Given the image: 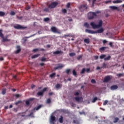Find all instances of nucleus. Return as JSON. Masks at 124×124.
Returning a JSON list of instances; mask_svg holds the SVG:
<instances>
[{"instance_id":"obj_1","label":"nucleus","mask_w":124,"mask_h":124,"mask_svg":"<svg viewBox=\"0 0 124 124\" xmlns=\"http://www.w3.org/2000/svg\"><path fill=\"white\" fill-rule=\"evenodd\" d=\"M103 31H104V29L102 28L97 30L96 31H94L89 29L85 30V32H87V33H91V34H95V33H102Z\"/></svg>"},{"instance_id":"obj_2","label":"nucleus","mask_w":124,"mask_h":124,"mask_svg":"<svg viewBox=\"0 0 124 124\" xmlns=\"http://www.w3.org/2000/svg\"><path fill=\"white\" fill-rule=\"evenodd\" d=\"M100 13V11H97L95 13L90 12L88 14V18L89 20H93L95 17H96V14Z\"/></svg>"},{"instance_id":"obj_3","label":"nucleus","mask_w":124,"mask_h":124,"mask_svg":"<svg viewBox=\"0 0 124 124\" xmlns=\"http://www.w3.org/2000/svg\"><path fill=\"white\" fill-rule=\"evenodd\" d=\"M90 25L94 30L95 29H99V28L102 27V20H99L98 24L96 25L94 22H92L90 23Z\"/></svg>"},{"instance_id":"obj_4","label":"nucleus","mask_w":124,"mask_h":124,"mask_svg":"<svg viewBox=\"0 0 124 124\" xmlns=\"http://www.w3.org/2000/svg\"><path fill=\"white\" fill-rule=\"evenodd\" d=\"M14 29H16V30H24V29H27L26 27H23L20 24H16L15 26H14Z\"/></svg>"},{"instance_id":"obj_5","label":"nucleus","mask_w":124,"mask_h":124,"mask_svg":"<svg viewBox=\"0 0 124 124\" xmlns=\"http://www.w3.org/2000/svg\"><path fill=\"white\" fill-rule=\"evenodd\" d=\"M50 30L51 31H52V32H54V33H61L60 31L55 26H52Z\"/></svg>"},{"instance_id":"obj_6","label":"nucleus","mask_w":124,"mask_h":124,"mask_svg":"<svg viewBox=\"0 0 124 124\" xmlns=\"http://www.w3.org/2000/svg\"><path fill=\"white\" fill-rule=\"evenodd\" d=\"M59 4V3L58 2H52L48 6V8H50L51 9L52 8H55L57 5Z\"/></svg>"},{"instance_id":"obj_7","label":"nucleus","mask_w":124,"mask_h":124,"mask_svg":"<svg viewBox=\"0 0 124 124\" xmlns=\"http://www.w3.org/2000/svg\"><path fill=\"white\" fill-rule=\"evenodd\" d=\"M47 91V88H44L41 92H39L37 93V95L38 96H43V93H44L45 92Z\"/></svg>"},{"instance_id":"obj_8","label":"nucleus","mask_w":124,"mask_h":124,"mask_svg":"<svg viewBox=\"0 0 124 124\" xmlns=\"http://www.w3.org/2000/svg\"><path fill=\"white\" fill-rule=\"evenodd\" d=\"M79 9L81 12H83L84 10L88 9V6H87V4L81 5L79 7Z\"/></svg>"},{"instance_id":"obj_9","label":"nucleus","mask_w":124,"mask_h":124,"mask_svg":"<svg viewBox=\"0 0 124 124\" xmlns=\"http://www.w3.org/2000/svg\"><path fill=\"white\" fill-rule=\"evenodd\" d=\"M62 67H64V65L62 64H58V66L54 67V69L57 70V69H61L62 68Z\"/></svg>"},{"instance_id":"obj_10","label":"nucleus","mask_w":124,"mask_h":124,"mask_svg":"<svg viewBox=\"0 0 124 124\" xmlns=\"http://www.w3.org/2000/svg\"><path fill=\"white\" fill-rule=\"evenodd\" d=\"M55 121H56V117L51 115L50 119V122L51 124H55Z\"/></svg>"},{"instance_id":"obj_11","label":"nucleus","mask_w":124,"mask_h":124,"mask_svg":"<svg viewBox=\"0 0 124 124\" xmlns=\"http://www.w3.org/2000/svg\"><path fill=\"white\" fill-rule=\"evenodd\" d=\"M74 99H75L76 101H77V102H80V101L83 99V97L82 96L75 97Z\"/></svg>"},{"instance_id":"obj_12","label":"nucleus","mask_w":124,"mask_h":124,"mask_svg":"<svg viewBox=\"0 0 124 124\" xmlns=\"http://www.w3.org/2000/svg\"><path fill=\"white\" fill-rule=\"evenodd\" d=\"M118 88V85H114L110 87V90L111 91H116V90H117Z\"/></svg>"},{"instance_id":"obj_13","label":"nucleus","mask_w":124,"mask_h":124,"mask_svg":"<svg viewBox=\"0 0 124 124\" xmlns=\"http://www.w3.org/2000/svg\"><path fill=\"white\" fill-rule=\"evenodd\" d=\"M111 80V78L109 76H107L104 79V82L107 83V82H109Z\"/></svg>"},{"instance_id":"obj_14","label":"nucleus","mask_w":124,"mask_h":124,"mask_svg":"<svg viewBox=\"0 0 124 124\" xmlns=\"http://www.w3.org/2000/svg\"><path fill=\"white\" fill-rule=\"evenodd\" d=\"M63 53V52H62V50H57L53 52V55H60V54H62Z\"/></svg>"},{"instance_id":"obj_15","label":"nucleus","mask_w":124,"mask_h":124,"mask_svg":"<svg viewBox=\"0 0 124 124\" xmlns=\"http://www.w3.org/2000/svg\"><path fill=\"white\" fill-rule=\"evenodd\" d=\"M109 8L111 9V10H118L119 11V8L118 7L116 6H109Z\"/></svg>"},{"instance_id":"obj_16","label":"nucleus","mask_w":124,"mask_h":124,"mask_svg":"<svg viewBox=\"0 0 124 124\" xmlns=\"http://www.w3.org/2000/svg\"><path fill=\"white\" fill-rule=\"evenodd\" d=\"M8 37V35H7L5 38L4 37L2 38V42H5L6 41H10V39H7Z\"/></svg>"},{"instance_id":"obj_17","label":"nucleus","mask_w":124,"mask_h":124,"mask_svg":"<svg viewBox=\"0 0 124 124\" xmlns=\"http://www.w3.org/2000/svg\"><path fill=\"white\" fill-rule=\"evenodd\" d=\"M107 48H108V47L107 46H103L99 48V51L100 52H102L103 51H105Z\"/></svg>"},{"instance_id":"obj_18","label":"nucleus","mask_w":124,"mask_h":124,"mask_svg":"<svg viewBox=\"0 0 124 124\" xmlns=\"http://www.w3.org/2000/svg\"><path fill=\"white\" fill-rule=\"evenodd\" d=\"M59 121L60 124H62V123H63V117L61 115L60 116V118L59 119Z\"/></svg>"},{"instance_id":"obj_19","label":"nucleus","mask_w":124,"mask_h":124,"mask_svg":"<svg viewBox=\"0 0 124 124\" xmlns=\"http://www.w3.org/2000/svg\"><path fill=\"white\" fill-rule=\"evenodd\" d=\"M113 3H122L123 1L122 0H116L112 1Z\"/></svg>"},{"instance_id":"obj_20","label":"nucleus","mask_w":124,"mask_h":124,"mask_svg":"<svg viewBox=\"0 0 124 124\" xmlns=\"http://www.w3.org/2000/svg\"><path fill=\"white\" fill-rule=\"evenodd\" d=\"M41 107H42V106L41 105H39L36 108H34L33 109V111H34V110H36V111H37V110H39V109H40V108H41Z\"/></svg>"},{"instance_id":"obj_21","label":"nucleus","mask_w":124,"mask_h":124,"mask_svg":"<svg viewBox=\"0 0 124 124\" xmlns=\"http://www.w3.org/2000/svg\"><path fill=\"white\" fill-rule=\"evenodd\" d=\"M17 49L16 51V54H19L21 52V48H20V46H17Z\"/></svg>"},{"instance_id":"obj_22","label":"nucleus","mask_w":124,"mask_h":124,"mask_svg":"<svg viewBox=\"0 0 124 124\" xmlns=\"http://www.w3.org/2000/svg\"><path fill=\"white\" fill-rule=\"evenodd\" d=\"M80 93H81V92L80 91H78L74 93V95H75V96H78Z\"/></svg>"},{"instance_id":"obj_23","label":"nucleus","mask_w":124,"mask_h":124,"mask_svg":"<svg viewBox=\"0 0 124 124\" xmlns=\"http://www.w3.org/2000/svg\"><path fill=\"white\" fill-rule=\"evenodd\" d=\"M39 56H40V54H39L34 55L32 56L31 59H35L36 58H38V57H39Z\"/></svg>"},{"instance_id":"obj_24","label":"nucleus","mask_w":124,"mask_h":124,"mask_svg":"<svg viewBox=\"0 0 124 124\" xmlns=\"http://www.w3.org/2000/svg\"><path fill=\"white\" fill-rule=\"evenodd\" d=\"M84 27L85 28H87V29H90V24L88 23L87 22H85L84 24Z\"/></svg>"},{"instance_id":"obj_25","label":"nucleus","mask_w":124,"mask_h":124,"mask_svg":"<svg viewBox=\"0 0 124 124\" xmlns=\"http://www.w3.org/2000/svg\"><path fill=\"white\" fill-rule=\"evenodd\" d=\"M119 119L118 117L114 118V119L113 120V123L114 124H116V123H118V122H119Z\"/></svg>"},{"instance_id":"obj_26","label":"nucleus","mask_w":124,"mask_h":124,"mask_svg":"<svg viewBox=\"0 0 124 124\" xmlns=\"http://www.w3.org/2000/svg\"><path fill=\"white\" fill-rule=\"evenodd\" d=\"M84 41L85 43H87V44H89V43H90V39H84Z\"/></svg>"},{"instance_id":"obj_27","label":"nucleus","mask_w":124,"mask_h":124,"mask_svg":"<svg viewBox=\"0 0 124 124\" xmlns=\"http://www.w3.org/2000/svg\"><path fill=\"white\" fill-rule=\"evenodd\" d=\"M105 57H106V55L102 54L99 56V58L101 60H102L103 59H105Z\"/></svg>"},{"instance_id":"obj_28","label":"nucleus","mask_w":124,"mask_h":124,"mask_svg":"<svg viewBox=\"0 0 124 124\" xmlns=\"http://www.w3.org/2000/svg\"><path fill=\"white\" fill-rule=\"evenodd\" d=\"M110 60H111V57L110 56L104 58V61H110Z\"/></svg>"},{"instance_id":"obj_29","label":"nucleus","mask_w":124,"mask_h":124,"mask_svg":"<svg viewBox=\"0 0 124 124\" xmlns=\"http://www.w3.org/2000/svg\"><path fill=\"white\" fill-rule=\"evenodd\" d=\"M5 15V13L2 11H0V17H3Z\"/></svg>"},{"instance_id":"obj_30","label":"nucleus","mask_w":124,"mask_h":124,"mask_svg":"<svg viewBox=\"0 0 124 124\" xmlns=\"http://www.w3.org/2000/svg\"><path fill=\"white\" fill-rule=\"evenodd\" d=\"M55 76H56V73H53L49 75L50 78H53Z\"/></svg>"},{"instance_id":"obj_31","label":"nucleus","mask_w":124,"mask_h":124,"mask_svg":"<svg viewBox=\"0 0 124 124\" xmlns=\"http://www.w3.org/2000/svg\"><path fill=\"white\" fill-rule=\"evenodd\" d=\"M98 98H97V97H95L93 99L92 102L93 103H94L96 100H97Z\"/></svg>"},{"instance_id":"obj_32","label":"nucleus","mask_w":124,"mask_h":124,"mask_svg":"<svg viewBox=\"0 0 124 124\" xmlns=\"http://www.w3.org/2000/svg\"><path fill=\"white\" fill-rule=\"evenodd\" d=\"M73 75H74V76H75V77H77V72H76V71H75V70H73Z\"/></svg>"},{"instance_id":"obj_33","label":"nucleus","mask_w":124,"mask_h":124,"mask_svg":"<svg viewBox=\"0 0 124 124\" xmlns=\"http://www.w3.org/2000/svg\"><path fill=\"white\" fill-rule=\"evenodd\" d=\"M108 45H109V47H110V48H114V45H113V43H112V42H110L108 43Z\"/></svg>"},{"instance_id":"obj_34","label":"nucleus","mask_w":124,"mask_h":124,"mask_svg":"<svg viewBox=\"0 0 124 124\" xmlns=\"http://www.w3.org/2000/svg\"><path fill=\"white\" fill-rule=\"evenodd\" d=\"M76 54H75V53L74 52H71L69 54L70 57H74V56H76Z\"/></svg>"},{"instance_id":"obj_35","label":"nucleus","mask_w":124,"mask_h":124,"mask_svg":"<svg viewBox=\"0 0 124 124\" xmlns=\"http://www.w3.org/2000/svg\"><path fill=\"white\" fill-rule=\"evenodd\" d=\"M62 13H63V14H65V13H67V10L65 9H63L62 10Z\"/></svg>"},{"instance_id":"obj_36","label":"nucleus","mask_w":124,"mask_h":124,"mask_svg":"<svg viewBox=\"0 0 124 124\" xmlns=\"http://www.w3.org/2000/svg\"><path fill=\"white\" fill-rule=\"evenodd\" d=\"M0 37H1V38H3L4 36H3V34L2 33V30H0Z\"/></svg>"},{"instance_id":"obj_37","label":"nucleus","mask_w":124,"mask_h":124,"mask_svg":"<svg viewBox=\"0 0 124 124\" xmlns=\"http://www.w3.org/2000/svg\"><path fill=\"white\" fill-rule=\"evenodd\" d=\"M46 103H47V104H50V103H51V99L48 98L46 101Z\"/></svg>"},{"instance_id":"obj_38","label":"nucleus","mask_w":124,"mask_h":124,"mask_svg":"<svg viewBox=\"0 0 124 124\" xmlns=\"http://www.w3.org/2000/svg\"><path fill=\"white\" fill-rule=\"evenodd\" d=\"M85 71H86V69H85V68H83L81 70V72H80V74H84V73H85Z\"/></svg>"},{"instance_id":"obj_39","label":"nucleus","mask_w":124,"mask_h":124,"mask_svg":"<svg viewBox=\"0 0 124 124\" xmlns=\"http://www.w3.org/2000/svg\"><path fill=\"white\" fill-rule=\"evenodd\" d=\"M55 88L56 89H61V84H57L55 86Z\"/></svg>"},{"instance_id":"obj_40","label":"nucleus","mask_w":124,"mask_h":124,"mask_svg":"<svg viewBox=\"0 0 124 124\" xmlns=\"http://www.w3.org/2000/svg\"><path fill=\"white\" fill-rule=\"evenodd\" d=\"M49 8H46L44 9V11H45V12H50L49 10Z\"/></svg>"},{"instance_id":"obj_41","label":"nucleus","mask_w":124,"mask_h":124,"mask_svg":"<svg viewBox=\"0 0 124 124\" xmlns=\"http://www.w3.org/2000/svg\"><path fill=\"white\" fill-rule=\"evenodd\" d=\"M44 21L45 22H48V21H50V18H48V17L45 18L44 19Z\"/></svg>"},{"instance_id":"obj_42","label":"nucleus","mask_w":124,"mask_h":124,"mask_svg":"<svg viewBox=\"0 0 124 124\" xmlns=\"http://www.w3.org/2000/svg\"><path fill=\"white\" fill-rule=\"evenodd\" d=\"M71 70H70V69H67L65 70V73L67 74H69V72H70Z\"/></svg>"},{"instance_id":"obj_43","label":"nucleus","mask_w":124,"mask_h":124,"mask_svg":"<svg viewBox=\"0 0 124 124\" xmlns=\"http://www.w3.org/2000/svg\"><path fill=\"white\" fill-rule=\"evenodd\" d=\"M6 93V89H3L2 91V94H5Z\"/></svg>"},{"instance_id":"obj_44","label":"nucleus","mask_w":124,"mask_h":124,"mask_svg":"<svg viewBox=\"0 0 124 124\" xmlns=\"http://www.w3.org/2000/svg\"><path fill=\"white\" fill-rule=\"evenodd\" d=\"M20 103H22V101H21V100L18 101L16 102L15 103V105H18Z\"/></svg>"},{"instance_id":"obj_45","label":"nucleus","mask_w":124,"mask_h":124,"mask_svg":"<svg viewBox=\"0 0 124 124\" xmlns=\"http://www.w3.org/2000/svg\"><path fill=\"white\" fill-rule=\"evenodd\" d=\"M41 62H46V58L45 57H42L41 59Z\"/></svg>"},{"instance_id":"obj_46","label":"nucleus","mask_w":124,"mask_h":124,"mask_svg":"<svg viewBox=\"0 0 124 124\" xmlns=\"http://www.w3.org/2000/svg\"><path fill=\"white\" fill-rule=\"evenodd\" d=\"M91 83L92 84H96V81H95V80L93 79H92L91 80Z\"/></svg>"},{"instance_id":"obj_47","label":"nucleus","mask_w":124,"mask_h":124,"mask_svg":"<svg viewBox=\"0 0 124 124\" xmlns=\"http://www.w3.org/2000/svg\"><path fill=\"white\" fill-rule=\"evenodd\" d=\"M107 66V64H106L105 63H104L103 64V66L102 67H101V68H106V66Z\"/></svg>"},{"instance_id":"obj_48","label":"nucleus","mask_w":124,"mask_h":124,"mask_svg":"<svg viewBox=\"0 0 124 124\" xmlns=\"http://www.w3.org/2000/svg\"><path fill=\"white\" fill-rule=\"evenodd\" d=\"M39 49L38 48L34 49L32 50V52H34V53H36V52H38Z\"/></svg>"},{"instance_id":"obj_49","label":"nucleus","mask_w":124,"mask_h":124,"mask_svg":"<svg viewBox=\"0 0 124 124\" xmlns=\"http://www.w3.org/2000/svg\"><path fill=\"white\" fill-rule=\"evenodd\" d=\"M10 15L14 16V15H15V12H14V11H11L10 13Z\"/></svg>"},{"instance_id":"obj_50","label":"nucleus","mask_w":124,"mask_h":124,"mask_svg":"<svg viewBox=\"0 0 124 124\" xmlns=\"http://www.w3.org/2000/svg\"><path fill=\"white\" fill-rule=\"evenodd\" d=\"M73 123L75 124H79V122L77 120H74Z\"/></svg>"},{"instance_id":"obj_51","label":"nucleus","mask_w":124,"mask_h":124,"mask_svg":"<svg viewBox=\"0 0 124 124\" xmlns=\"http://www.w3.org/2000/svg\"><path fill=\"white\" fill-rule=\"evenodd\" d=\"M34 98H30L28 100L30 102V101H33L34 100Z\"/></svg>"},{"instance_id":"obj_52","label":"nucleus","mask_w":124,"mask_h":124,"mask_svg":"<svg viewBox=\"0 0 124 124\" xmlns=\"http://www.w3.org/2000/svg\"><path fill=\"white\" fill-rule=\"evenodd\" d=\"M107 103H108V100H105L103 103V105H106V104H107Z\"/></svg>"},{"instance_id":"obj_53","label":"nucleus","mask_w":124,"mask_h":124,"mask_svg":"<svg viewBox=\"0 0 124 124\" xmlns=\"http://www.w3.org/2000/svg\"><path fill=\"white\" fill-rule=\"evenodd\" d=\"M67 8H69L70 7V3H68L67 5H66Z\"/></svg>"},{"instance_id":"obj_54","label":"nucleus","mask_w":124,"mask_h":124,"mask_svg":"<svg viewBox=\"0 0 124 124\" xmlns=\"http://www.w3.org/2000/svg\"><path fill=\"white\" fill-rule=\"evenodd\" d=\"M26 104L27 105H30V101L29 100L26 101Z\"/></svg>"},{"instance_id":"obj_55","label":"nucleus","mask_w":124,"mask_h":124,"mask_svg":"<svg viewBox=\"0 0 124 124\" xmlns=\"http://www.w3.org/2000/svg\"><path fill=\"white\" fill-rule=\"evenodd\" d=\"M80 115H85L86 113H85V111H82V112H79Z\"/></svg>"},{"instance_id":"obj_56","label":"nucleus","mask_w":124,"mask_h":124,"mask_svg":"<svg viewBox=\"0 0 124 124\" xmlns=\"http://www.w3.org/2000/svg\"><path fill=\"white\" fill-rule=\"evenodd\" d=\"M90 70H91V69H90V68H87V69L85 70V71H86V72H90Z\"/></svg>"},{"instance_id":"obj_57","label":"nucleus","mask_w":124,"mask_h":124,"mask_svg":"<svg viewBox=\"0 0 124 124\" xmlns=\"http://www.w3.org/2000/svg\"><path fill=\"white\" fill-rule=\"evenodd\" d=\"M17 18L18 19V20H22V19H23V17H22V16H17Z\"/></svg>"},{"instance_id":"obj_58","label":"nucleus","mask_w":124,"mask_h":124,"mask_svg":"<svg viewBox=\"0 0 124 124\" xmlns=\"http://www.w3.org/2000/svg\"><path fill=\"white\" fill-rule=\"evenodd\" d=\"M108 41L106 40H103V43L104 44H105L106 43H107Z\"/></svg>"},{"instance_id":"obj_59","label":"nucleus","mask_w":124,"mask_h":124,"mask_svg":"<svg viewBox=\"0 0 124 124\" xmlns=\"http://www.w3.org/2000/svg\"><path fill=\"white\" fill-rule=\"evenodd\" d=\"M15 96H16V97L17 98H18V97H20V94H16L15 95Z\"/></svg>"},{"instance_id":"obj_60","label":"nucleus","mask_w":124,"mask_h":124,"mask_svg":"<svg viewBox=\"0 0 124 124\" xmlns=\"http://www.w3.org/2000/svg\"><path fill=\"white\" fill-rule=\"evenodd\" d=\"M117 76H118V77H122V76H123V74H118Z\"/></svg>"},{"instance_id":"obj_61","label":"nucleus","mask_w":124,"mask_h":124,"mask_svg":"<svg viewBox=\"0 0 124 124\" xmlns=\"http://www.w3.org/2000/svg\"><path fill=\"white\" fill-rule=\"evenodd\" d=\"M31 9V7L30 6H27L26 8V10H29V9Z\"/></svg>"},{"instance_id":"obj_62","label":"nucleus","mask_w":124,"mask_h":124,"mask_svg":"<svg viewBox=\"0 0 124 124\" xmlns=\"http://www.w3.org/2000/svg\"><path fill=\"white\" fill-rule=\"evenodd\" d=\"M32 115H33V112H31L30 113V114L29 115V117H31V116H32Z\"/></svg>"},{"instance_id":"obj_63","label":"nucleus","mask_w":124,"mask_h":124,"mask_svg":"<svg viewBox=\"0 0 124 124\" xmlns=\"http://www.w3.org/2000/svg\"><path fill=\"white\" fill-rule=\"evenodd\" d=\"M80 59H82V56H79L78 57V58H77V59L78 60H80Z\"/></svg>"},{"instance_id":"obj_64","label":"nucleus","mask_w":124,"mask_h":124,"mask_svg":"<svg viewBox=\"0 0 124 124\" xmlns=\"http://www.w3.org/2000/svg\"><path fill=\"white\" fill-rule=\"evenodd\" d=\"M94 59L95 60H97V59H98V56H95L94 57Z\"/></svg>"}]
</instances>
